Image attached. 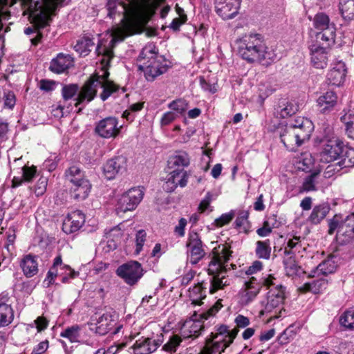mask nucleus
<instances>
[{
	"instance_id": "dca6fc26",
	"label": "nucleus",
	"mask_w": 354,
	"mask_h": 354,
	"mask_svg": "<svg viewBox=\"0 0 354 354\" xmlns=\"http://www.w3.org/2000/svg\"><path fill=\"white\" fill-rule=\"evenodd\" d=\"M189 177V174L187 171L183 169H175L168 174L167 180L163 185V189L167 192H172L178 186L185 187L187 184Z\"/></svg>"
},
{
	"instance_id": "39448f33",
	"label": "nucleus",
	"mask_w": 354,
	"mask_h": 354,
	"mask_svg": "<svg viewBox=\"0 0 354 354\" xmlns=\"http://www.w3.org/2000/svg\"><path fill=\"white\" fill-rule=\"evenodd\" d=\"M28 7L32 22L39 28L48 24L50 15L63 0H21Z\"/></svg>"
},
{
	"instance_id": "cd10ccee",
	"label": "nucleus",
	"mask_w": 354,
	"mask_h": 354,
	"mask_svg": "<svg viewBox=\"0 0 354 354\" xmlns=\"http://www.w3.org/2000/svg\"><path fill=\"white\" fill-rule=\"evenodd\" d=\"M346 73L345 63L338 61L334 64L333 67L327 75V80L330 84L340 86L344 81Z\"/></svg>"
},
{
	"instance_id": "7c9ffc66",
	"label": "nucleus",
	"mask_w": 354,
	"mask_h": 354,
	"mask_svg": "<svg viewBox=\"0 0 354 354\" xmlns=\"http://www.w3.org/2000/svg\"><path fill=\"white\" fill-rule=\"evenodd\" d=\"M333 24L326 14L319 12L313 17L311 32L315 35L317 32L324 30Z\"/></svg>"
},
{
	"instance_id": "393cba45",
	"label": "nucleus",
	"mask_w": 354,
	"mask_h": 354,
	"mask_svg": "<svg viewBox=\"0 0 354 354\" xmlns=\"http://www.w3.org/2000/svg\"><path fill=\"white\" fill-rule=\"evenodd\" d=\"M337 238L341 243L349 242L354 238V214L347 216L341 222Z\"/></svg>"
},
{
	"instance_id": "bf43d9fd",
	"label": "nucleus",
	"mask_w": 354,
	"mask_h": 354,
	"mask_svg": "<svg viewBox=\"0 0 354 354\" xmlns=\"http://www.w3.org/2000/svg\"><path fill=\"white\" fill-rule=\"evenodd\" d=\"M187 21V15H181L180 17L174 18L169 25V28L174 31L178 30L180 26Z\"/></svg>"
},
{
	"instance_id": "58836bf2",
	"label": "nucleus",
	"mask_w": 354,
	"mask_h": 354,
	"mask_svg": "<svg viewBox=\"0 0 354 354\" xmlns=\"http://www.w3.org/2000/svg\"><path fill=\"white\" fill-rule=\"evenodd\" d=\"M256 255L259 259H268L270 257L271 246L269 239L265 241H258L256 243Z\"/></svg>"
},
{
	"instance_id": "f8f14e48",
	"label": "nucleus",
	"mask_w": 354,
	"mask_h": 354,
	"mask_svg": "<svg viewBox=\"0 0 354 354\" xmlns=\"http://www.w3.org/2000/svg\"><path fill=\"white\" fill-rule=\"evenodd\" d=\"M122 125L115 117H107L100 120L95 127V132L101 138H115L120 133Z\"/></svg>"
},
{
	"instance_id": "20e7f679",
	"label": "nucleus",
	"mask_w": 354,
	"mask_h": 354,
	"mask_svg": "<svg viewBox=\"0 0 354 354\" xmlns=\"http://www.w3.org/2000/svg\"><path fill=\"white\" fill-rule=\"evenodd\" d=\"M139 59L143 61V65L139 68L144 71L148 81H153L156 77L167 71L168 66L162 57L157 55L156 46L153 44L146 45L140 54Z\"/></svg>"
},
{
	"instance_id": "f704fd0d",
	"label": "nucleus",
	"mask_w": 354,
	"mask_h": 354,
	"mask_svg": "<svg viewBox=\"0 0 354 354\" xmlns=\"http://www.w3.org/2000/svg\"><path fill=\"white\" fill-rule=\"evenodd\" d=\"M93 39L88 37H83L77 41L74 46L75 50L81 56H86L94 46Z\"/></svg>"
},
{
	"instance_id": "4d7b16f0",
	"label": "nucleus",
	"mask_w": 354,
	"mask_h": 354,
	"mask_svg": "<svg viewBox=\"0 0 354 354\" xmlns=\"http://www.w3.org/2000/svg\"><path fill=\"white\" fill-rule=\"evenodd\" d=\"M178 118L176 113L170 110L162 115L160 119V124L161 126H167Z\"/></svg>"
},
{
	"instance_id": "338daca9",
	"label": "nucleus",
	"mask_w": 354,
	"mask_h": 354,
	"mask_svg": "<svg viewBox=\"0 0 354 354\" xmlns=\"http://www.w3.org/2000/svg\"><path fill=\"white\" fill-rule=\"evenodd\" d=\"M35 172V167H24L23 168V177L26 181H30L34 177Z\"/></svg>"
},
{
	"instance_id": "4c0bfd02",
	"label": "nucleus",
	"mask_w": 354,
	"mask_h": 354,
	"mask_svg": "<svg viewBox=\"0 0 354 354\" xmlns=\"http://www.w3.org/2000/svg\"><path fill=\"white\" fill-rule=\"evenodd\" d=\"M274 110L277 116L286 118L294 114L297 111V106L292 102H281Z\"/></svg>"
},
{
	"instance_id": "c9c22d12",
	"label": "nucleus",
	"mask_w": 354,
	"mask_h": 354,
	"mask_svg": "<svg viewBox=\"0 0 354 354\" xmlns=\"http://www.w3.org/2000/svg\"><path fill=\"white\" fill-rule=\"evenodd\" d=\"M339 10L345 20H354V0H339Z\"/></svg>"
},
{
	"instance_id": "ea45409f",
	"label": "nucleus",
	"mask_w": 354,
	"mask_h": 354,
	"mask_svg": "<svg viewBox=\"0 0 354 354\" xmlns=\"http://www.w3.org/2000/svg\"><path fill=\"white\" fill-rule=\"evenodd\" d=\"M168 108L174 111L176 115L179 117L183 115L189 108L188 102L182 98H178L171 101L168 104Z\"/></svg>"
},
{
	"instance_id": "ddd939ff",
	"label": "nucleus",
	"mask_w": 354,
	"mask_h": 354,
	"mask_svg": "<svg viewBox=\"0 0 354 354\" xmlns=\"http://www.w3.org/2000/svg\"><path fill=\"white\" fill-rule=\"evenodd\" d=\"M187 259L192 264H196L205 256V250L201 237L197 232H192L189 234L187 243Z\"/></svg>"
},
{
	"instance_id": "bb28decb",
	"label": "nucleus",
	"mask_w": 354,
	"mask_h": 354,
	"mask_svg": "<svg viewBox=\"0 0 354 354\" xmlns=\"http://www.w3.org/2000/svg\"><path fill=\"white\" fill-rule=\"evenodd\" d=\"M23 274L28 278L36 275L39 271V263L35 255L28 254L24 255L19 262Z\"/></svg>"
},
{
	"instance_id": "9b49d317",
	"label": "nucleus",
	"mask_w": 354,
	"mask_h": 354,
	"mask_svg": "<svg viewBox=\"0 0 354 354\" xmlns=\"http://www.w3.org/2000/svg\"><path fill=\"white\" fill-rule=\"evenodd\" d=\"M143 196L144 191L140 187L129 189L119 198L117 207L118 212H126L135 209L142 200Z\"/></svg>"
},
{
	"instance_id": "37998d69",
	"label": "nucleus",
	"mask_w": 354,
	"mask_h": 354,
	"mask_svg": "<svg viewBox=\"0 0 354 354\" xmlns=\"http://www.w3.org/2000/svg\"><path fill=\"white\" fill-rule=\"evenodd\" d=\"M319 174V171H315L308 176L304 180L300 188V192H308L316 190L315 178Z\"/></svg>"
},
{
	"instance_id": "052dcab7",
	"label": "nucleus",
	"mask_w": 354,
	"mask_h": 354,
	"mask_svg": "<svg viewBox=\"0 0 354 354\" xmlns=\"http://www.w3.org/2000/svg\"><path fill=\"white\" fill-rule=\"evenodd\" d=\"M48 346L49 342L48 340L42 341L33 348L31 354H43L48 349Z\"/></svg>"
},
{
	"instance_id": "4468645a",
	"label": "nucleus",
	"mask_w": 354,
	"mask_h": 354,
	"mask_svg": "<svg viewBox=\"0 0 354 354\" xmlns=\"http://www.w3.org/2000/svg\"><path fill=\"white\" fill-rule=\"evenodd\" d=\"M241 0H214L216 12L225 20L234 18L239 12Z\"/></svg>"
},
{
	"instance_id": "680f3d73",
	"label": "nucleus",
	"mask_w": 354,
	"mask_h": 354,
	"mask_svg": "<svg viewBox=\"0 0 354 354\" xmlns=\"http://www.w3.org/2000/svg\"><path fill=\"white\" fill-rule=\"evenodd\" d=\"M234 322L238 328H245L250 324V319L242 315H239L236 317Z\"/></svg>"
},
{
	"instance_id": "e2e57ef3",
	"label": "nucleus",
	"mask_w": 354,
	"mask_h": 354,
	"mask_svg": "<svg viewBox=\"0 0 354 354\" xmlns=\"http://www.w3.org/2000/svg\"><path fill=\"white\" fill-rule=\"evenodd\" d=\"M212 201V194L208 192L205 198L201 201L200 205L198 206V209L201 212H205L209 207L210 203Z\"/></svg>"
},
{
	"instance_id": "412c9836",
	"label": "nucleus",
	"mask_w": 354,
	"mask_h": 354,
	"mask_svg": "<svg viewBox=\"0 0 354 354\" xmlns=\"http://www.w3.org/2000/svg\"><path fill=\"white\" fill-rule=\"evenodd\" d=\"M312 65L319 69L326 67L328 61V53L326 47L319 44H312L309 47Z\"/></svg>"
},
{
	"instance_id": "6e6d98bb",
	"label": "nucleus",
	"mask_w": 354,
	"mask_h": 354,
	"mask_svg": "<svg viewBox=\"0 0 354 354\" xmlns=\"http://www.w3.org/2000/svg\"><path fill=\"white\" fill-rule=\"evenodd\" d=\"M295 333L290 328H286L279 337L278 340L281 344H286L293 339Z\"/></svg>"
},
{
	"instance_id": "7ed1b4c3",
	"label": "nucleus",
	"mask_w": 354,
	"mask_h": 354,
	"mask_svg": "<svg viewBox=\"0 0 354 354\" xmlns=\"http://www.w3.org/2000/svg\"><path fill=\"white\" fill-rule=\"evenodd\" d=\"M262 284L268 289V292L261 314L269 315L268 321L270 322L281 317L282 313L285 311L283 308L285 288L272 274H268L263 278Z\"/></svg>"
},
{
	"instance_id": "0e129e2a",
	"label": "nucleus",
	"mask_w": 354,
	"mask_h": 354,
	"mask_svg": "<svg viewBox=\"0 0 354 354\" xmlns=\"http://www.w3.org/2000/svg\"><path fill=\"white\" fill-rule=\"evenodd\" d=\"M4 97V106L9 109L13 108L16 102L15 94L12 92H8L5 95Z\"/></svg>"
},
{
	"instance_id": "6e6552de",
	"label": "nucleus",
	"mask_w": 354,
	"mask_h": 354,
	"mask_svg": "<svg viewBox=\"0 0 354 354\" xmlns=\"http://www.w3.org/2000/svg\"><path fill=\"white\" fill-rule=\"evenodd\" d=\"M222 304L221 300H218L214 306L209 308L207 311L199 315L194 313L193 318L186 320L180 328V333L184 338H195L200 335L204 326L201 319H207L209 317L216 315V313L221 308Z\"/></svg>"
},
{
	"instance_id": "69168bd1",
	"label": "nucleus",
	"mask_w": 354,
	"mask_h": 354,
	"mask_svg": "<svg viewBox=\"0 0 354 354\" xmlns=\"http://www.w3.org/2000/svg\"><path fill=\"white\" fill-rule=\"evenodd\" d=\"M341 225L339 217L336 215L333 219L329 221L328 226V234H333L336 230H339V227Z\"/></svg>"
},
{
	"instance_id": "4be33fe9",
	"label": "nucleus",
	"mask_w": 354,
	"mask_h": 354,
	"mask_svg": "<svg viewBox=\"0 0 354 354\" xmlns=\"http://www.w3.org/2000/svg\"><path fill=\"white\" fill-rule=\"evenodd\" d=\"M262 285V283H259L255 277L249 278L245 282L244 288L241 292V303L247 305L253 301L259 293Z\"/></svg>"
},
{
	"instance_id": "a211bd4d",
	"label": "nucleus",
	"mask_w": 354,
	"mask_h": 354,
	"mask_svg": "<svg viewBox=\"0 0 354 354\" xmlns=\"http://www.w3.org/2000/svg\"><path fill=\"white\" fill-rule=\"evenodd\" d=\"M61 270L68 271V274H70L71 278H75L79 275L78 272L75 271L69 266L63 263L61 256H58L54 259L53 266L48 272L46 278L44 280V282H46L47 286L54 283L56 277L64 274V272H60Z\"/></svg>"
},
{
	"instance_id": "603ef678",
	"label": "nucleus",
	"mask_w": 354,
	"mask_h": 354,
	"mask_svg": "<svg viewBox=\"0 0 354 354\" xmlns=\"http://www.w3.org/2000/svg\"><path fill=\"white\" fill-rule=\"evenodd\" d=\"M234 216V213L233 212L223 214L215 220V225L216 227H222L229 223L233 219Z\"/></svg>"
},
{
	"instance_id": "b1692460",
	"label": "nucleus",
	"mask_w": 354,
	"mask_h": 354,
	"mask_svg": "<svg viewBox=\"0 0 354 354\" xmlns=\"http://www.w3.org/2000/svg\"><path fill=\"white\" fill-rule=\"evenodd\" d=\"M295 131L297 132V137L303 144L308 140L314 129V125L312 121L304 117H297L292 123Z\"/></svg>"
},
{
	"instance_id": "a878e982",
	"label": "nucleus",
	"mask_w": 354,
	"mask_h": 354,
	"mask_svg": "<svg viewBox=\"0 0 354 354\" xmlns=\"http://www.w3.org/2000/svg\"><path fill=\"white\" fill-rule=\"evenodd\" d=\"M73 58L68 54L59 53L50 62L49 69L54 73L61 74L73 65Z\"/></svg>"
},
{
	"instance_id": "2f4dec72",
	"label": "nucleus",
	"mask_w": 354,
	"mask_h": 354,
	"mask_svg": "<svg viewBox=\"0 0 354 354\" xmlns=\"http://www.w3.org/2000/svg\"><path fill=\"white\" fill-rule=\"evenodd\" d=\"M340 120L344 124L345 134L351 140H354V113L349 111L346 112Z\"/></svg>"
},
{
	"instance_id": "c03bdc74",
	"label": "nucleus",
	"mask_w": 354,
	"mask_h": 354,
	"mask_svg": "<svg viewBox=\"0 0 354 354\" xmlns=\"http://www.w3.org/2000/svg\"><path fill=\"white\" fill-rule=\"evenodd\" d=\"M49 321L44 316H39L32 323L26 325V329L36 328L37 333H41L48 326Z\"/></svg>"
},
{
	"instance_id": "9d476101",
	"label": "nucleus",
	"mask_w": 354,
	"mask_h": 354,
	"mask_svg": "<svg viewBox=\"0 0 354 354\" xmlns=\"http://www.w3.org/2000/svg\"><path fill=\"white\" fill-rule=\"evenodd\" d=\"M118 277L129 286H133L143 276L142 265L136 261H130L120 266L116 270Z\"/></svg>"
},
{
	"instance_id": "3c124183",
	"label": "nucleus",
	"mask_w": 354,
	"mask_h": 354,
	"mask_svg": "<svg viewBox=\"0 0 354 354\" xmlns=\"http://www.w3.org/2000/svg\"><path fill=\"white\" fill-rule=\"evenodd\" d=\"M107 317H105L104 315H102L97 323L96 326V331L97 333L104 335L108 333L109 330V325L107 323Z\"/></svg>"
},
{
	"instance_id": "c756f323",
	"label": "nucleus",
	"mask_w": 354,
	"mask_h": 354,
	"mask_svg": "<svg viewBox=\"0 0 354 354\" xmlns=\"http://www.w3.org/2000/svg\"><path fill=\"white\" fill-rule=\"evenodd\" d=\"M337 97L335 92L327 91L320 95L317 100V106L322 113L332 110L337 104Z\"/></svg>"
},
{
	"instance_id": "f3484780",
	"label": "nucleus",
	"mask_w": 354,
	"mask_h": 354,
	"mask_svg": "<svg viewBox=\"0 0 354 354\" xmlns=\"http://www.w3.org/2000/svg\"><path fill=\"white\" fill-rule=\"evenodd\" d=\"M127 168V158L124 156H117L106 161L103 166V171L108 180H112L117 174L125 172Z\"/></svg>"
},
{
	"instance_id": "774afa93",
	"label": "nucleus",
	"mask_w": 354,
	"mask_h": 354,
	"mask_svg": "<svg viewBox=\"0 0 354 354\" xmlns=\"http://www.w3.org/2000/svg\"><path fill=\"white\" fill-rule=\"evenodd\" d=\"M187 225V220L184 218H181L178 224L175 227L174 232L179 236H183L185 235V228Z\"/></svg>"
},
{
	"instance_id": "1a4fd4ad",
	"label": "nucleus",
	"mask_w": 354,
	"mask_h": 354,
	"mask_svg": "<svg viewBox=\"0 0 354 354\" xmlns=\"http://www.w3.org/2000/svg\"><path fill=\"white\" fill-rule=\"evenodd\" d=\"M343 151L344 142L328 129L322 141L320 160L326 163L335 161L339 159Z\"/></svg>"
},
{
	"instance_id": "79ce46f5",
	"label": "nucleus",
	"mask_w": 354,
	"mask_h": 354,
	"mask_svg": "<svg viewBox=\"0 0 354 354\" xmlns=\"http://www.w3.org/2000/svg\"><path fill=\"white\" fill-rule=\"evenodd\" d=\"M326 286L327 281L325 279L320 278L310 283H306L305 288L307 290L310 291L314 294H318L325 290L326 288Z\"/></svg>"
},
{
	"instance_id": "5fc2aeb1",
	"label": "nucleus",
	"mask_w": 354,
	"mask_h": 354,
	"mask_svg": "<svg viewBox=\"0 0 354 354\" xmlns=\"http://www.w3.org/2000/svg\"><path fill=\"white\" fill-rule=\"evenodd\" d=\"M147 234L145 230H139L136 236V251L137 253H139L142 250L144 245V243L146 241Z\"/></svg>"
},
{
	"instance_id": "6ab92c4d",
	"label": "nucleus",
	"mask_w": 354,
	"mask_h": 354,
	"mask_svg": "<svg viewBox=\"0 0 354 354\" xmlns=\"http://www.w3.org/2000/svg\"><path fill=\"white\" fill-rule=\"evenodd\" d=\"M12 299L8 293L0 295V328L10 325L14 320L15 312Z\"/></svg>"
},
{
	"instance_id": "e433bc0d",
	"label": "nucleus",
	"mask_w": 354,
	"mask_h": 354,
	"mask_svg": "<svg viewBox=\"0 0 354 354\" xmlns=\"http://www.w3.org/2000/svg\"><path fill=\"white\" fill-rule=\"evenodd\" d=\"M329 209V207L325 204L315 206L309 216V221L314 224L320 223L326 216Z\"/></svg>"
},
{
	"instance_id": "8fccbe9b",
	"label": "nucleus",
	"mask_w": 354,
	"mask_h": 354,
	"mask_svg": "<svg viewBox=\"0 0 354 354\" xmlns=\"http://www.w3.org/2000/svg\"><path fill=\"white\" fill-rule=\"evenodd\" d=\"M284 265L288 275L296 274L299 271V267L292 257L284 260Z\"/></svg>"
},
{
	"instance_id": "de8ad7c7",
	"label": "nucleus",
	"mask_w": 354,
	"mask_h": 354,
	"mask_svg": "<svg viewBox=\"0 0 354 354\" xmlns=\"http://www.w3.org/2000/svg\"><path fill=\"white\" fill-rule=\"evenodd\" d=\"M181 342L182 339L178 335H173L170 337L169 341L164 344L162 349L167 352H175Z\"/></svg>"
},
{
	"instance_id": "2eb2a0df",
	"label": "nucleus",
	"mask_w": 354,
	"mask_h": 354,
	"mask_svg": "<svg viewBox=\"0 0 354 354\" xmlns=\"http://www.w3.org/2000/svg\"><path fill=\"white\" fill-rule=\"evenodd\" d=\"M163 342V335L160 333L156 337H142L138 339L132 346L134 354H150L157 350Z\"/></svg>"
},
{
	"instance_id": "423d86ee",
	"label": "nucleus",
	"mask_w": 354,
	"mask_h": 354,
	"mask_svg": "<svg viewBox=\"0 0 354 354\" xmlns=\"http://www.w3.org/2000/svg\"><path fill=\"white\" fill-rule=\"evenodd\" d=\"M238 333V328L230 330L225 325L220 326L198 354H221L233 342Z\"/></svg>"
},
{
	"instance_id": "a18cd8bd",
	"label": "nucleus",
	"mask_w": 354,
	"mask_h": 354,
	"mask_svg": "<svg viewBox=\"0 0 354 354\" xmlns=\"http://www.w3.org/2000/svg\"><path fill=\"white\" fill-rule=\"evenodd\" d=\"M339 323L346 328L354 329V310L344 312L339 318Z\"/></svg>"
},
{
	"instance_id": "09e8293b",
	"label": "nucleus",
	"mask_w": 354,
	"mask_h": 354,
	"mask_svg": "<svg viewBox=\"0 0 354 354\" xmlns=\"http://www.w3.org/2000/svg\"><path fill=\"white\" fill-rule=\"evenodd\" d=\"M314 160L310 154H304L302 158L298 162L297 167L299 169L305 171H310L313 166Z\"/></svg>"
},
{
	"instance_id": "72a5a7b5",
	"label": "nucleus",
	"mask_w": 354,
	"mask_h": 354,
	"mask_svg": "<svg viewBox=\"0 0 354 354\" xmlns=\"http://www.w3.org/2000/svg\"><path fill=\"white\" fill-rule=\"evenodd\" d=\"M336 265L332 259H328L319 263L313 271L312 277H319L320 274L326 275L335 272Z\"/></svg>"
},
{
	"instance_id": "f257e3e1",
	"label": "nucleus",
	"mask_w": 354,
	"mask_h": 354,
	"mask_svg": "<svg viewBox=\"0 0 354 354\" xmlns=\"http://www.w3.org/2000/svg\"><path fill=\"white\" fill-rule=\"evenodd\" d=\"M230 257L231 252L225 245H219L213 249L207 269L210 276L209 281L198 282L188 290V297L192 304L201 305L202 300L206 297L207 288L209 292L213 294L230 285L226 273L229 269L227 263Z\"/></svg>"
},
{
	"instance_id": "0eeeda50",
	"label": "nucleus",
	"mask_w": 354,
	"mask_h": 354,
	"mask_svg": "<svg viewBox=\"0 0 354 354\" xmlns=\"http://www.w3.org/2000/svg\"><path fill=\"white\" fill-rule=\"evenodd\" d=\"M65 177L71 183L70 193L73 199L80 201L88 196L92 185L79 167H70L65 171Z\"/></svg>"
},
{
	"instance_id": "a19ab883",
	"label": "nucleus",
	"mask_w": 354,
	"mask_h": 354,
	"mask_svg": "<svg viewBox=\"0 0 354 354\" xmlns=\"http://www.w3.org/2000/svg\"><path fill=\"white\" fill-rule=\"evenodd\" d=\"M189 155L184 151L179 152L169 158V165L173 167H187L189 165Z\"/></svg>"
},
{
	"instance_id": "864d4df0",
	"label": "nucleus",
	"mask_w": 354,
	"mask_h": 354,
	"mask_svg": "<svg viewBox=\"0 0 354 354\" xmlns=\"http://www.w3.org/2000/svg\"><path fill=\"white\" fill-rule=\"evenodd\" d=\"M48 180L46 178L41 177L35 186V193L37 196H41L46 190Z\"/></svg>"
},
{
	"instance_id": "f03ea898",
	"label": "nucleus",
	"mask_w": 354,
	"mask_h": 354,
	"mask_svg": "<svg viewBox=\"0 0 354 354\" xmlns=\"http://www.w3.org/2000/svg\"><path fill=\"white\" fill-rule=\"evenodd\" d=\"M238 54L248 63L270 64L277 59L274 50L269 48L263 37L258 33L245 34L236 40Z\"/></svg>"
},
{
	"instance_id": "aec40b11",
	"label": "nucleus",
	"mask_w": 354,
	"mask_h": 354,
	"mask_svg": "<svg viewBox=\"0 0 354 354\" xmlns=\"http://www.w3.org/2000/svg\"><path fill=\"white\" fill-rule=\"evenodd\" d=\"M297 132L292 123L279 128L281 140L285 147L290 151L295 150L302 145L299 137H297Z\"/></svg>"
},
{
	"instance_id": "c85d7f7f",
	"label": "nucleus",
	"mask_w": 354,
	"mask_h": 354,
	"mask_svg": "<svg viewBox=\"0 0 354 354\" xmlns=\"http://www.w3.org/2000/svg\"><path fill=\"white\" fill-rule=\"evenodd\" d=\"M317 41L325 47H330L335 44L336 37V26L335 24L319 31L315 35Z\"/></svg>"
},
{
	"instance_id": "13d9d810",
	"label": "nucleus",
	"mask_w": 354,
	"mask_h": 354,
	"mask_svg": "<svg viewBox=\"0 0 354 354\" xmlns=\"http://www.w3.org/2000/svg\"><path fill=\"white\" fill-rule=\"evenodd\" d=\"M287 247L289 248L290 250H295L293 252H299V248L302 247L300 237L294 236L292 239H290L287 243Z\"/></svg>"
},
{
	"instance_id": "5701e85b",
	"label": "nucleus",
	"mask_w": 354,
	"mask_h": 354,
	"mask_svg": "<svg viewBox=\"0 0 354 354\" xmlns=\"http://www.w3.org/2000/svg\"><path fill=\"white\" fill-rule=\"evenodd\" d=\"M84 223V214L80 210H75L68 214L62 228L66 234H71L78 231Z\"/></svg>"
},
{
	"instance_id": "473e14b6",
	"label": "nucleus",
	"mask_w": 354,
	"mask_h": 354,
	"mask_svg": "<svg viewBox=\"0 0 354 354\" xmlns=\"http://www.w3.org/2000/svg\"><path fill=\"white\" fill-rule=\"evenodd\" d=\"M60 336L71 343L80 342L81 327L77 324L68 326L61 332Z\"/></svg>"
},
{
	"instance_id": "49530a36",
	"label": "nucleus",
	"mask_w": 354,
	"mask_h": 354,
	"mask_svg": "<svg viewBox=\"0 0 354 354\" xmlns=\"http://www.w3.org/2000/svg\"><path fill=\"white\" fill-rule=\"evenodd\" d=\"M79 91V86L75 84L64 85L62 89V95L64 100H68L75 96Z\"/></svg>"
}]
</instances>
